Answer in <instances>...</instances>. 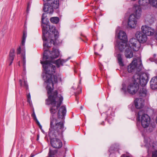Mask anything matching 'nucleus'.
<instances>
[{
  "label": "nucleus",
  "instance_id": "obj_1",
  "mask_svg": "<svg viewBox=\"0 0 157 157\" xmlns=\"http://www.w3.org/2000/svg\"><path fill=\"white\" fill-rule=\"evenodd\" d=\"M41 25L42 29V39L44 41H48L47 43L43 44L44 49L43 60L40 63L42 64L44 73L43 74L42 76L45 82L47 84L46 89L49 94L52 90V87L54 83L57 82L58 78L56 76L53 75L55 72L56 67L52 63H55L57 67L62 66L63 64L71 58L70 57L66 59H60L55 61L53 60L57 58L59 55V51L55 48H53L51 52L48 51L47 49L50 48L52 45H55V41L58 38L59 32L56 30V27L47 24L48 21L47 18V15L44 13L42 17Z\"/></svg>",
  "mask_w": 157,
  "mask_h": 157
},
{
  "label": "nucleus",
  "instance_id": "obj_2",
  "mask_svg": "<svg viewBox=\"0 0 157 157\" xmlns=\"http://www.w3.org/2000/svg\"><path fill=\"white\" fill-rule=\"evenodd\" d=\"M52 90L51 92L48 94V99L46 100V104L48 105H51L50 111L51 114L50 118V124L51 120L53 119L56 121L62 122L64 126V119L66 115L67 111L66 109L64 106H62L59 109L58 112V119H56L54 117V115L57 111L58 108L61 105L63 100V97L61 95H58V92L56 90L54 91L51 94V92L53 90V87L51 86ZM48 93V91H47Z\"/></svg>",
  "mask_w": 157,
  "mask_h": 157
},
{
  "label": "nucleus",
  "instance_id": "obj_3",
  "mask_svg": "<svg viewBox=\"0 0 157 157\" xmlns=\"http://www.w3.org/2000/svg\"><path fill=\"white\" fill-rule=\"evenodd\" d=\"M64 130L62 122L51 120L48 132V136L52 146L56 148H59L62 146V142L58 138L62 137Z\"/></svg>",
  "mask_w": 157,
  "mask_h": 157
},
{
  "label": "nucleus",
  "instance_id": "obj_4",
  "mask_svg": "<svg viewBox=\"0 0 157 157\" xmlns=\"http://www.w3.org/2000/svg\"><path fill=\"white\" fill-rule=\"evenodd\" d=\"M143 65L141 59L134 58L128 66V71L129 73L135 72L138 74L142 70Z\"/></svg>",
  "mask_w": 157,
  "mask_h": 157
},
{
  "label": "nucleus",
  "instance_id": "obj_5",
  "mask_svg": "<svg viewBox=\"0 0 157 157\" xmlns=\"http://www.w3.org/2000/svg\"><path fill=\"white\" fill-rule=\"evenodd\" d=\"M137 122H140L142 126L144 128H147L150 123V118L144 110L141 109L138 113L136 116Z\"/></svg>",
  "mask_w": 157,
  "mask_h": 157
},
{
  "label": "nucleus",
  "instance_id": "obj_6",
  "mask_svg": "<svg viewBox=\"0 0 157 157\" xmlns=\"http://www.w3.org/2000/svg\"><path fill=\"white\" fill-rule=\"evenodd\" d=\"M144 142L145 143V146L147 148L148 155L152 152V157H157V149L155 148L156 146L155 144L149 138H145Z\"/></svg>",
  "mask_w": 157,
  "mask_h": 157
},
{
  "label": "nucleus",
  "instance_id": "obj_7",
  "mask_svg": "<svg viewBox=\"0 0 157 157\" xmlns=\"http://www.w3.org/2000/svg\"><path fill=\"white\" fill-rule=\"evenodd\" d=\"M133 78L135 82L140 84L142 87H145L148 80V75L146 73H143L141 75L136 74Z\"/></svg>",
  "mask_w": 157,
  "mask_h": 157
},
{
  "label": "nucleus",
  "instance_id": "obj_8",
  "mask_svg": "<svg viewBox=\"0 0 157 157\" xmlns=\"http://www.w3.org/2000/svg\"><path fill=\"white\" fill-rule=\"evenodd\" d=\"M141 30L143 33L145 34L147 36H151L155 34V37L157 40V32L155 33V30L147 25H143L141 27Z\"/></svg>",
  "mask_w": 157,
  "mask_h": 157
},
{
  "label": "nucleus",
  "instance_id": "obj_9",
  "mask_svg": "<svg viewBox=\"0 0 157 157\" xmlns=\"http://www.w3.org/2000/svg\"><path fill=\"white\" fill-rule=\"evenodd\" d=\"M139 19L136 17L134 13L131 14L129 17L128 21V27L131 28H135L137 24V20Z\"/></svg>",
  "mask_w": 157,
  "mask_h": 157
},
{
  "label": "nucleus",
  "instance_id": "obj_10",
  "mask_svg": "<svg viewBox=\"0 0 157 157\" xmlns=\"http://www.w3.org/2000/svg\"><path fill=\"white\" fill-rule=\"evenodd\" d=\"M129 45V48L135 51H137L140 47V44L139 41L135 38L130 39Z\"/></svg>",
  "mask_w": 157,
  "mask_h": 157
},
{
  "label": "nucleus",
  "instance_id": "obj_11",
  "mask_svg": "<svg viewBox=\"0 0 157 157\" xmlns=\"http://www.w3.org/2000/svg\"><path fill=\"white\" fill-rule=\"evenodd\" d=\"M139 89V84L136 83L135 80L133 83H130L127 88V91L132 94H135Z\"/></svg>",
  "mask_w": 157,
  "mask_h": 157
},
{
  "label": "nucleus",
  "instance_id": "obj_12",
  "mask_svg": "<svg viewBox=\"0 0 157 157\" xmlns=\"http://www.w3.org/2000/svg\"><path fill=\"white\" fill-rule=\"evenodd\" d=\"M135 36L140 43H144L147 39L146 35L142 32L137 31L136 33Z\"/></svg>",
  "mask_w": 157,
  "mask_h": 157
},
{
  "label": "nucleus",
  "instance_id": "obj_13",
  "mask_svg": "<svg viewBox=\"0 0 157 157\" xmlns=\"http://www.w3.org/2000/svg\"><path fill=\"white\" fill-rule=\"evenodd\" d=\"M43 10L44 12L50 14L52 13L54 11V8L49 3H44Z\"/></svg>",
  "mask_w": 157,
  "mask_h": 157
},
{
  "label": "nucleus",
  "instance_id": "obj_14",
  "mask_svg": "<svg viewBox=\"0 0 157 157\" xmlns=\"http://www.w3.org/2000/svg\"><path fill=\"white\" fill-rule=\"evenodd\" d=\"M133 13L136 17L140 18L141 15L142 10L140 6L135 5L133 7Z\"/></svg>",
  "mask_w": 157,
  "mask_h": 157
},
{
  "label": "nucleus",
  "instance_id": "obj_15",
  "mask_svg": "<svg viewBox=\"0 0 157 157\" xmlns=\"http://www.w3.org/2000/svg\"><path fill=\"white\" fill-rule=\"evenodd\" d=\"M135 105L137 109L142 108L144 106V101L140 98H136L134 101Z\"/></svg>",
  "mask_w": 157,
  "mask_h": 157
},
{
  "label": "nucleus",
  "instance_id": "obj_16",
  "mask_svg": "<svg viewBox=\"0 0 157 157\" xmlns=\"http://www.w3.org/2000/svg\"><path fill=\"white\" fill-rule=\"evenodd\" d=\"M118 37L122 41L127 42L128 38L126 33L123 31L121 30L118 34Z\"/></svg>",
  "mask_w": 157,
  "mask_h": 157
},
{
  "label": "nucleus",
  "instance_id": "obj_17",
  "mask_svg": "<svg viewBox=\"0 0 157 157\" xmlns=\"http://www.w3.org/2000/svg\"><path fill=\"white\" fill-rule=\"evenodd\" d=\"M127 42L121 41L117 42V47L121 51H123L124 49H126V47H129L127 45Z\"/></svg>",
  "mask_w": 157,
  "mask_h": 157
},
{
  "label": "nucleus",
  "instance_id": "obj_18",
  "mask_svg": "<svg viewBox=\"0 0 157 157\" xmlns=\"http://www.w3.org/2000/svg\"><path fill=\"white\" fill-rule=\"evenodd\" d=\"M150 86L152 89L157 88V76L153 77L150 81Z\"/></svg>",
  "mask_w": 157,
  "mask_h": 157
},
{
  "label": "nucleus",
  "instance_id": "obj_19",
  "mask_svg": "<svg viewBox=\"0 0 157 157\" xmlns=\"http://www.w3.org/2000/svg\"><path fill=\"white\" fill-rule=\"evenodd\" d=\"M124 55L127 58H130L133 57V52L129 46L125 49Z\"/></svg>",
  "mask_w": 157,
  "mask_h": 157
},
{
  "label": "nucleus",
  "instance_id": "obj_20",
  "mask_svg": "<svg viewBox=\"0 0 157 157\" xmlns=\"http://www.w3.org/2000/svg\"><path fill=\"white\" fill-rule=\"evenodd\" d=\"M138 94L140 97H145L147 94V90L145 87H140L138 91Z\"/></svg>",
  "mask_w": 157,
  "mask_h": 157
},
{
  "label": "nucleus",
  "instance_id": "obj_21",
  "mask_svg": "<svg viewBox=\"0 0 157 157\" xmlns=\"http://www.w3.org/2000/svg\"><path fill=\"white\" fill-rule=\"evenodd\" d=\"M118 61V62L120 66H124V64L123 61L122 55L120 54H118L116 55Z\"/></svg>",
  "mask_w": 157,
  "mask_h": 157
},
{
  "label": "nucleus",
  "instance_id": "obj_22",
  "mask_svg": "<svg viewBox=\"0 0 157 157\" xmlns=\"http://www.w3.org/2000/svg\"><path fill=\"white\" fill-rule=\"evenodd\" d=\"M19 82L20 85L21 86H24L26 88L27 90L28 89V85L27 84V81L26 80H24V81H23L22 80L20 79Z\"/></svg>",
  "mask_w": 157,
  "mask_h": 157
},
{
  "label": "nucleus",
  "instance_id": "obj_23",
  "mask_svg": "<svg viewBox=\"0 0 157 157\" xmlns=\"http://www.w3.org/2000/svg\"><path fill=\"white\" fill-rule=\"evenodd\" d=\"M14 52L15 50L14 49H12L10 50L9 54V60H13L15 56Z\"/></svg>",
  "mask_w": 157,
  "mask_h": 157
},
{
  "label": "nucleus",
  "instance_id": "obj_24",
  "mask_svg": "<svg viewBox=\"0 0 157 157\" xmlns=\"http://www.w3.org/2000/svg\"><path fill=\"white\" fill-rule=\"evenodd\" d=\"M150 1V0H140L139 3L141 6H146L148 4Z\"/></svg>",
  "mask_w": 157,
  "mask_h": 157
},
{
  "label": "nucleus",
  "instance_id": "obj_25",
  "mask_svg": "<svg viewBox=\"0 0 157 157\" xmlns=\"http://www.w3.org/2000/svg\"><path fill=\"white\" fill-rule=\"evenodd\" d=\"M50 21L53 23L57 24L59 22V19L57 17H53L51 18Z\"/></svg>",
  "mask_w": 157,
  "mask_h": 157
},
{
  "label": "nucleus",
  "instance_id": "obj_26",
  "mask_svg": "<svg viewBox=\"0 0 157 157\" xmlns=\"http://www.w3.org/2000/svg\"><path fill=\"white\" fill-rule=\"evenodd\" d=\"M27 36V34L25 32H24L22 36V40L21 41V45L24 46L25 43L26 38Z\"/></svg>",
  "mask_w": 157,
  "mask_h": 157
},
{
  "label": "nucleus",
  "instance_id": "obj_27",
  "mask_svg": "<svg viewBox=\"0 0 157 157\" xmlns=\"http://www.w3.org/2000/svg\"><path fill=\"white\" fill-rule=\"evenodd\" d=\"M56 153V150L52 151L50 149H49V151L48 153V155H49V157H52V156L54 155Z\"/></svg>",
  "mask_w": 157,
  "mask_h": 157
},
{
  "label": "nucleus",
  "instance_id": "obj_28",
  "mask_svg": "<svg viewBox=\"0 0 157 157\" xmlns=\"http://www.w3.org/2000/svg\"><path fill=\"white\" fill-rule=\"evenodd\" d=\"M149 3L153 6L157 7V0H152L151 2L150 1Z\"/></svg>",
  "mask_w": 157,
  "mask_h": 157
},
{
  "label": "nucleus",
  "instance_id": "obj_29",
  "mask_svg": "<svg viewBox=\"0 0 157 157\" xmlns=\"http://www.w3.org/2000/svg\"><path fill=\"white\" fill-rule=\"evenodd\" d=\"M27 102L29 103L30 105L31 106L32 104L31 99V96L29 93L27 95Z\"/></svg>",
  "mask_w": 157,
  "mask_h": 157
},
{
  "label": "nucleus",
  "instance_id": "obj_30",
  "mask_svg": "<svg viewBox=\"0 0 157 157\" xmlns=\"http://www.w3.org/2000/svg\"><path fill=\"white\" fill-rule=\"evenodd\" d=\"M23 66L24 67V69H25V65H26V59H25V54L23 56Z\"/></svg>",
  "mask_w": 157,
  "mask_h": 157
},
{
  "label": "nucleus",
  "instance_id": "obj_31",
  "mask_svg": "<svg viewBox=\"0 0 157 157\" xmlns=\"http://www.w3.org/2000/svg\"><path fill=\"white\" fill-rule=\"evenodd\" d=\"M122 87L121 89V91L123 92H125L126 91V85L124 83H123L122 85Z\"/></svg>",
  "mask_w": 157,
  "mask_h": 157
},
{
  "label": "nucleus",
  "instance_id": "obj_32",
  "mask_svg": "<svg viewBox=\"0 0 157 157\" xmlns=\"http://www.w3.org/2000/svg\"><path fill=\"white\" fill-rule=\"evenodd\" d=\"M156 55L154 54L153 55V57L150 59V60L151 61H157V58L156 57Z\"/></svg>",
  "mask_w": 157,
  "mask_h": 157
},
{
  "label": "nucleus",
  "instance_id": "obj_33",
  "mask_svg": "<svg viewBox=\"0 0 157 157\" xmlns=\"http://www.w3.org/2000/svg\"><path fill=\"white\" fill-rule=\"evenodd\" d=\"M32 116L33 117V118L34 119V120H35L36 119H37L35 113L34 111H33V113L32 115Z\"/></svg>",
  "mask_w": 157,
  "mask_h": 157
},
{
  "label": "nucleus",
  "instance_id": "obj_34",
  "mask_svg": "<svg viewBox=\"0 0 157 157\" xmlns=\"http://www.w3.org/2000/svg\"><path fill=\"white\" fill-rule=\"evenodd\" d=\"M21 48L19 47L17 49V54H19L21 53Z\"/></svg>",
  "mask_w": 157,
  "mask_h": 157
},
{
  "label": "nucleus",
  "instance_id": "obj_35",
  "mask_svg": "<svg viewBox=\"0 0 157 157\" xmlns=\"http://www.w3.org/2000/svg\"><path fill=\"white\" fill-rule=\"evenodd\" d=\"M34 120L35 121L36 124L39 126L40 125H41L40 122H39L37 120V119H35V120Z\"/></svg>",
  "mask_w": 157,
  "mask_h": 157
},
{
  "label": "nucleus",
  "instance_id": "obj_36",
  "mask_svg": "<svg viewBox=\"0 0 157 157\" xmlns=\"http://www.w3.org/2000/svg\"><path fill=\"white\" fill-rule=\"evenodd\" d=\"M34 120L35 121L36 124L39 126L40 125H41L40 122H39L37 120V119H35V120Z\"/></svg>",
  "mask_w": 157,
  "mask_h": 157
},
{
  "label": "nucleus",
  "instance_id": "obj_37",
  "mask_svg": "<svg viewBox=\"0 0 157 157\" xmlns=\"http://www.w3.org/2000/svg\"><path fill=\"white\" fill-rule=\"evenodd\" d=\"M43 0L44 2H48L51 1V0Z\"/></svg>",
  "mask_w": 157,
  "mask_h": 157
},
{
  "label": "nucleus",
  "instance_id": "obj_38",
  "mask_svg": "<svg viewBox=\"0 0 157 157\" xmlns=\"http://www.w3.org/2000/svg\"><path fill=\"white\" fill-rule=\"evenodd\" d=\"M9 60L10 61V63L9 65H11L13 63V60Z\"/></svg>",
  "mask_w": 157,
  "mask_h": 157
},
{
  "label": "nucleus",
  "instance_id": "obj_39",
  "mask_svg": "<svg viewBox=\"0 0 157 157\" xmlns=\"http://www.w3.org/2000/svg\"><path fill=\"white\" fill-rule=\"evenodd\" d=\"M39 126V128H40V129L41 130L42 129V126L41 125H40Z\"/></svg>",
  "mask_w": 157,
  "mask_h": 157
},
{
  "label": "nucleus",
  "instance_id": "obj_40",
  "mask_svg": "<svg viewBox=\"0 0 157 157\" xmlns=\"http://www.w3.org/2000/svg\"><path fill=\"white\" fill-rule=\"evenodd\" d=\"M34 155L32 154H31L30 157H33Z\"/></svg>",
  "mask_w": 157,
  "mask_h": 157
},
{
  "label": "nucleus",
  "instance_id": "obj_41",
  "mask_svg": "<svg viewBox=\"0 0 157 157\" xmlns=\"http://www.w3.org/2000/svg\"><path fill=\"white\" fill-rule=\"evenodd\" d=\"M80 108L82 109H83V107L82 106H81Z\"/></svg>",
  "mask_w": 157,
  "mask_h": 157
},
{
  "label": "nucleus",
  "instance_id": "obj_42",
  "mask_svg": "<svg viewBox=\"0 0 157 157\" xmlns=\"http://www.w3.org/2000/svg\"><path fill=\"white\" fill-rule=\"evenodd\" d=\"M104 123V122H103L101 123V124H102V125H103V123Z\"/></svg>",
  "mask_w": 157,
  "mask_h": 157
},
{
  "label": "nucleus",
  "instance_id": "obj_43",
  "mask_svg": "<svg viewBox=\"0 0 157 157\" xmlns=\"http://www.w3.org/2000/svg\"><path fill=\"white\" fill-rule=\"evenodd\" d=\"M60 80L61 81V78H60Z\"/></svg>",
  "mask_w": 157,
  "mask_h": 157
},
{
  "label": "nucleus",
  "instance_id": "obj_44",
  "mask_svg": "<svg viewBox=\"0 0 157 157\" xmlns=\"http://www.w3.org/2000/svg\"><path fill=\"white\" fill-rule=\"evenodd\" d=\"M132 0V1H136V0Z\"/></svg>",
  "mask_w": 157,
  "mask_h": 157
},
{
  "label": "nucleus",
  "instance_id": "obj_45",
  "mask_svg": "<svg viewBox=\"0 0 157 157\" xmlns=\"http://www.w3.org/2000/svg\"><path fill=\"white\" fill-rule=\"evenodd\" d=\"M96 45H94V48H95V46H96Z\"/></svg>",
  "mask_w": 157,
  "mask_h": 157
},
{
  "label": "nucleus",
  "instance_id": "obj_46",
  "mask_svg": "<svg viewBox=\"0 0 157 157\" xmlns=\"http://www.w3.org/2000/svg\"><path fill=\"white\" fill-rule=\"evenodd\" d=\"M76 99L77 100V97H76Z\"/></svg>",
  "mask_w": 157,
  "mask_h": 157
},
{
  "label": "nucleus",
  "instance_id": "obj_47",
  "mask_svg": "<svg viewBox=\"0 0 157 157\" xmlns=\"http://www.w3.org/2000/svg\"><path fill=\"white\" fill-rule=\"evenodd\" d=\"M108 118H109L108 117H107V120H108V119H108Z\"/></svg>",
  "mask_w": 157,
  "mask_h": 157
},
{
  "label": "nucleus",
  "instance_id": "obj_48",
  "mask_svg": "<svg viewBox=\"0 0 157 157\" xmlns=\"http://www.w3.org/2000/svg\"><path fill=\"white\" fill-rule=\"evenodd\" d=\"M27 10H28V8L27 9Z\"/></svg>",
  "mask_w": 157,
  "mask_h": 157
}]
</instances>
